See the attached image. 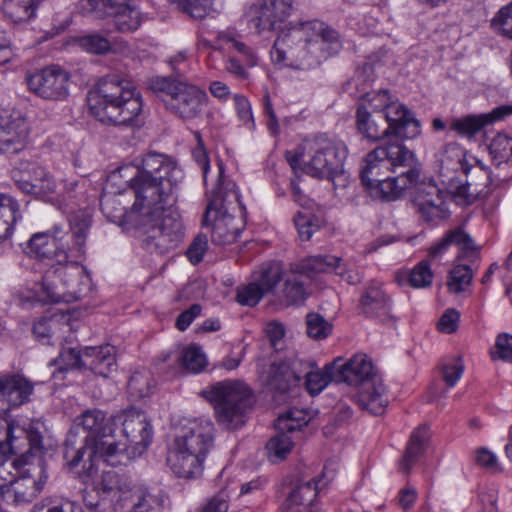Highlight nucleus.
Wrapping results in <instances>:
<instances>
[{
	"label": "nucleus",
	"mask_w": 512,
	"mask_h": 512,
	"mask_svg": "<svg viewBox=\"0 0 512 512\" xmlns=\"http://www.w3.org/2000/svg\"><path fill=\"white\" fill-rule=\"evenodd\" d=\"M420 177L419 164L408 166V170L401 175L391 177L387 174L386 177L379 178L371 184H363L371 197L381 200L393 201L402 195L403 191L414 187L418 184Z\"/></svg>",
	"instance_id": "obj_15"
},
{
	"label": "nucleus",
	"mask_w": 512,
	"mask_h": 512,
	"mask_svg": "<svg viewBox=\"0 0 512 512\" xmlns=\"http://www.w3.org/2000/svg\"><path fill=\"white\" fill-rule=\"evenodd\" d=\"M460 313L456 309H448L438 321V329L443 333H453L458 327Z\"/></svg>",
	"instance_id": "obj_63"
},
{
	"label": "nucleus",
	"mask_w": 512,
	"mask_h": 512,
	"mask_svg": "<svg viewBox=\"0 0 512 512\" xmlns=\"http://www.w3.org/2000/svg\"><path fill=\"white\" fill-rule=\"evenodd\" d=\"M131 503L130 512H157L162 507V501L145 487L133 489Z\"/></svg>",
	"instance_id": "obj_43"
},
{
	"label": "nucleus",
	"mask_w": 512,
	"mask_h": 512,
	"mask_svg": "<svg viewBox=\"0 0 512 512\" xmlns=\"http://www.w3.org/2000/svg\"><path fill=\"white\" fill-rule=\"evenodd\" d=\"M311 154L308 161H302L300 155L286 154L291 168L296 170L301 167L307 175L318 179H328L335 186L338 179L339 185L345 186L347 176L344 171V162L348 155V149L343 141L327 135H319L309 143Z\"/></svg>",
	"instance_id": "obj_7"
},
{
	"label": "nucleus",
	"mask_w": 512,
	"mask_h": 512,
	"mask_svg": "<svg viewBox=\"0 0 512 512\" xmlns=\"http://www.w3.org/2000/svg\"><path fill=\"white\" fill-rule=\"evenodd\" d=\"M154 380L148 370L136 371L128 381V392L133 399H142L152 393Z\"/></svg>",
	"instance_id": "obj_45"
},
{
	"label": "nucleus",
	"mask_w": 512,
	"mask_h": 512,
	"mask_svg": "<svg viewBox=\"0 0 512 512\" xmlns=\"http://www.w3.org/2000/svg\"><path fill=\"white\" fill-rule=\"evenodd\" d=\"M440 162L442 169L462 170L466 175H470L471 171L477 167L472 160L471 163L466 157V151L457 143L447 144L441 152Z\"/></svg>",
	"instance_id": "obj_34"
},
{
	"label": "nucleus",
	"mask_w": 512,
	"mask_h": 512,
	"mask_svg": "<svg viewBox=\"0 0 512 512\" xmlns=\"http://www.w3.org/2000/svg\"><path fill=\"white\" fill-rule=\"evenodd\" d=\"M168 199L163 209L158 212L152 214L149 218L155 222L157 225L161 227L169 236L176 241V243H180L184 236L183 225L181 222V218L178 213L173 211L164 212L166 205L169 204L170 199Z\"/></svg>",
	"instance_id": "obj_38"
},
{
	"label": "nucleus",
	"mask_w": 512,
	"mask_h": 512,
	"mask_svg": "<svg viewBox=\"0 0 512 512\" xmlns=\"http://www.w3.org/2000/svg\"><path fill=\"white\" fill-rule=\"evenodd\" d=\"M203 225L210 229L211 241L220 246L234 243L245 228L244 207L236 184L224 176L222 165H219L218 180L211 192Z\"/></svg>",
	"instance_id": "obj_6"
},
{
	"label": "nucleus",
	"mask_w": 512,
	"mask_h": 512,
	"mask_svg": "<svg viewBox=\"0 0 512 512\" xmlns=\"http://www.w3.org/2000/svg\"><path fill=\"white\" fill-rule=\"evenodd\" d=\"M31 171L36 181L35 196L52 202L56 198V183L52 176L37 164L31 165Z\"/></svg>",
	"instance_id": "obj_44"
},
{
	"label": "nucleus",
	"mask_w": 512,
	"mask_h": 512,
	"mask_svg": "<svg viewBox=\"0 0 512 512\" xmlns=\"http://www.w3.org/2000/svg\"><path fill=\"white\" fill-rule=\"evenodd\" d=\"M0 417V452L17 454L22 452V446L15 442L20 436H25V431L20 427H13Z\"/></svg>",
	"instance_id": "obj_42"
},
{
	"label": "nucleus",
	"mask_w": 512,
	"mask_h": 512,
	"mask_svg": "<svg viewBox=\"0 0 512 512\" xmlns=\"http://www.w3.org/2000/svg\"><path fill=\"white\" fill-rule=\"evenodd\" d=\"M82 357V371L88 370L106 378L117 370L116 350L110 344L86 346Z\"/></svg>",
	"instance_id": "obj_22"
},
{
	"label": "nucleus",
	"mask_w": 512,
	"mask_h": 512,
	"mask_svg": "<svg viewBox=\"0 0 512 512\" xmlns=\"http://www.w3.org/2000/svg\"><path fill=\"white\" fill-rule=\"evenodd\" d=\"M33 389V384L23 376L0 378V417L30 401Z\"/></svg>",
	"instance_id": "obj_18"
},
{
	"label": "nucleus",
	"mask_w": 512,
	"mask_h": 512,
	"mask_svg": "<svg viewBox=\"0 0 512 512\" xmlns=\"http://www.w3.org/2000/svg\"><path fill=\"white\" fill-rule=\"evenodd\" d=\"M307 334L309 337L321 340L332 332V325L318 313H309L306 316Z\"/></svg>",
	"instance_id": "obj_51"
},
{
	"label": "nucleus",
	"mask_w": 512,
	"mask_h": 512,
	"mask_svg": "<svg viewBox=\"0 0 512 512\" xmlns=\"http://www.w3.org/2000/svg\"><path fill=\"white\" fill-rule=\"evenodd\" d=\"M29 130L27 120L20 114L0 112V152L14 154L25 149Z\"/></svg>",
	"instance_id": "obj_14"
},
{
	"label": "nucleus",
	"mask_w": 512,
	"mask_h": 512,
	"mask_svg": "<svg viewBox=\"0 0 512 512\" xmlns=\"http://www.w3.org/2000/svg\"><path fill=\"white\" fill-rule=\"evenodd\" d=\"M473 272L467 265H456L451 269L447 279V289L451 294H460L465 292L471 285Z\"/></svg>",
	"instance_id": "obj_47"
},
{
	"label": "nucleus",
	"mask_w": 512,
	"mask_h": 512,
	"mask_svg": "<svg viewBox=\"0 0 512 512\" xmlns=\"http://www.w3.org/2000/svg\"><path fill=\"white\" fill-rule=\"evenodd\" d=\"M409 283L414 288L430 286L433 280V272L428 260L418 263L409 273Z\"/></svg>",
	"instance_id": "obj_55"
},
{
	"label": "nucleus",
	"mask_w": 512,
	"mask_h": 512,
	"mask_svg": "<svg viewBox=\"0 0 512 512\" xmlns=\"http://www.w3.org/2000/svg\"><path fill=\"white\" fill-rule=\"evenodd\" d=\"M89 112L105 124L137 126L141 123L142 97L136 86L119 75H107L87 94Z\"/></svg>",
	"instance_id": "obj_5"
},
{
	"label": "nucleus",
	"mask_w": 512,
	"mask_h": 512,
	"mask_svg": "<svg viewBox=\"0 0 512 512\" xmlns=\"http://www.w3.org/2000/svg\"><path fill=\"white\" fill-rule=\"evenodd\" d=\"M417 159L402 142L394 141L375 147L363 159L360 176L362 184H371L386 177L396 167L417 164Z\"/></svg>",
	"instance_id": "obj_11"
},
{
	"label": "nucleus",
	"mask_w": 512,
	"mask_h": 512,
	"mask_svg": "<svg viewBox=\"0 0 512 512\" xmlns=\"http://www.w3.org/2000/svg\"><path fill=\"white\" fill-rule=\"evenodd\" d=\"M78 46L84 51L95 54L105 55L109 53L110 40L99 33H89L76 39Z\"/></svg>",
	"instance_id": "obj_49"
},
{
	"label": "nucleus",
	"mask_w": 512,
	"mask_h": 512,
	"mask_svg": "<svg viewBox=\"0 0 512 512\" xmlns=\"http://www.w3.org/2000/svg\"><path fill=\"white\" fill-rule=\"evenodd\" d=\"M113 426H122L121 438L116 436V442L124 443L125 449L119 455L109 459V465L116 466L130 460L136 454H141L151 443L153 429L143 411L128 409L111 417Z\"/></svg>",
	"instance_id": "obj_10"
},
{
	"label": "nucleus",
	"mask_w": 512,
	"mask_h": 512,
	"mask_svg": "<svg viewBox=\"0 0 512 512\" xmlns=\"http://www.w3.org/2000/svg\"><path fill=\"white\" fill-rule=\"evenodd\" d=\"M214 438L213 422L208 418H196L188 420L183 425L181 434L175 438L174 442L206 457L214 446Z\"/></svg>",
	"instance_id": "obj_13"
},
{
	"label": "nucleus",
	"mask_w": 512,
	"mask_h": 512,
	"mask_svg": "<svg viewBox=\"0 0 512 512\" xmlns=\"http://www.w3.org/2000/svg\"><path fill=\"white\" fill-rule=\"evenodd\" d=\"M82 355L83 348L80 350L75 348H68L63 350L59 356L51 362V364L58 366L60 372L66 371L68 369L82 370Z\"/></svg>",
	"instance_id": "obj_53"
},
{
	"label": "nucleus",
	"mask_w": 512,
	"mask_h": 512,
	"mask_svg": "<svg viewBox=\"0 0 512 512\" xmlns=\"http://www.w3.org/2000/svg\"><path fill=\"white\" fill-rule=\"evenodd\" d=\"M183 368L191 373H199L207 365L204 352L199 346L190 345L186 347L179 358Z\"/></svg>",
	"instance_id": "obj_48"
},
{
	"label": "nucleus",
	"mask_w": 512,
	"mask_h": 512,
	"mask_svg": "<svg viewBox=\"0 0 512 512\" xmlns=\"http://www.w3.org/2000/svg\"><path fill=\"white\" fill-rule=\"evenodd\" d=\"M294 443L286 432H280L273 436L266 444L268 458L271 462L282 461L291 452Z\"/></svg>",
	"instance_id": "obj_46"
},
{
	"label": "nucleus",
	"mask_w": 512,
	"mask_h": 512,
	"mask_svg": "<svg viewBox=\"0 0 512 512\" xmlns=\"http://www.w3.org/2000/svg\"><path fill=\"white\" fill-rule=\"evenodd\" d=\"M284 283L275 297L286 306L303 303L307 297L303 275L300 272H291L283 276Z\"/></svg>",
	"instance_id": "obj_32"
},
{
	"label": "nucleus",
	"mask_w": 512,
	"mask_h": 512,
	"mask_svg": "<svg viewBox=\"0 0 512 512\" xmlns=\"http://www.w3.org/2000/svg\"><path fill=\"white\" fill-rule=\"evenodd\" d=\"M337 378L335 382H345L359 388L367 382L381 380L374 372L371 360L365 354H357L343 365L336 363Z\"/></svg>",
	"instance_id": "obj_19"
},
{
	"label": "nucleus",
	"mask_w": 512,
	"mask_h": 512,
	"mask_svg": "<svg viewBox=\"0 0 512 512\" xmlns=\"http://www.w3.org/2000/svg\"><path fill=\"white\" fill-rule=\"evenodd\" d=\"M317 493V482L314 479L297 484L283 501L282 512H312Z\"/></svg>",
	"instance_id": "obj_26"
},
{
	"label": "nucleus",
	"mask_w": 512,
	"mask_h": 512,
	"mask_svg": "<svg viewBox=\"0 0 512 512\" xmlns=\"http://www.w3.org/2000/svg\"><path fill=\"white\" fill-rule=\"evenodd\" d=\"M490 354L493 360L512 362V335L508 333L499 334Z\"/></svg>",
	"instance_id": "obj_56"
},
{
	"label": "nucleus",
	"mask_w": 512,
	"mask_h": 512,
	"mask_svg": "<svg viewBox=\"0 0 512 512\" xmlns=\"http://www.w3.org/2000/svg\"><path fill=\"white\" fill-rule=\"evenodd\" d=\"M389 137L413 139L420 134V124L404 105L392 100L385 112Z\"/></svg>",
	"instance_id": "obj_20"
},
{
	"label": "nucleus",
	"mask_w": 512,
	"mask_h": 512,
	"mask_svg": "<svg viewBox=\"0 0 512 512\" xmlns=\"http://www.w3.org/2000/svg\"><path fill=\"white\" fill-rule=\"evenodd\" d=\"M267 295L262 288L252 279V281L237 290L236 300L243 306L253 307Z\"/></svg>",
	"instance_id": "obj_54"
},
{
	"label": "nucleus",
	"mask_w": 512,
	"mask_h": 512,
	"mask_svg": "<svg viewBox=\"0 0 512 512\" xmlns=\"http://www.w3.org/2000/svg\"><path fill=\"white\" fill-rule=\"evenodd\" d=\"M33 163H28L23 170V175L17 177V174H14L15 183L18 188L22 190L24 193L35 195V187L36 181H34V175L31 171V165Z\"/></svg>",
	"instance_id": "obj_64"
},
{
	"label": "nucleus",
	"mask_w": 512,
	"mask_h": 512,
	"mask_svg": "<svg viewBox=\"0 0 512 512\" xmlns=\"http://www.w3.org/2000/svg\"><path fill=\"white\" fill-rule=\"evenodd\" d=\"M91 216L79 211L70 218L71 241L61 243L62 227L53 226L45 232L34 233L23 247V252L39 261L53 260L57 267L51 266L43 276V283L37 290L21 292L19 297L23 304L59 302L58 282L74 289L75 282L83 276V269L78 265L86 253L85 243Z\"/></svg>",
	"instance_id": "obj_3"
},
{
	"label": "nucleus",
	"mask_w": 512,
	"mask_h": 512,
	"mask_svg": "<svg viewBox=\"0 0 512 512\" xmlns=\"http://www.w3.org/2000/svg\"><path fill=\"white\" fill-rule=\"evenodd\" d=\"M301 365L302 360L298 359L292 361L291 364L285 362L272 364L265 379L267 387L279 393H285L296 387L301 380L299 374Z\"/></svg>",
	"instance_id": "obj_23"
},
{
	"label": "nucleus",
	"mask_w": 512,
	"mask_h": 512,
	"mask_svg": "<svg viewBox=\"0 0 512 512\" xmlns=\"http://www.w3.org/2000/svg\"><path fill=\"white\" fill-rule=\"evenodd\" d=\"M0 218L13 224L21 219L18 202L6 194H0Z\"/></svg>",
	"instance_id": "obj_60"
},
{
	"label": "nucleus",
	"mask_w": 512,
	"mask_h": 512,
	"mask_svg": "<svg viewBox=\"0 0 512 512\" xmlns=\"http://www.w3.org/2000/svg\"><path fill=\"white\" fill-rule=\"evenodd\" d=\"M15 462H0V493H10L18 476Z\"/></svg>",
	"instance_id": "obj_59"
},
{
	"label": "nucleus",
	"mask_w": 512,
	"mask_h": 512,
	"mask_svg": "<svg viewBox=\"0 0 512 512\" xmlns=\"http://www.w3.org/2000/svg\"><path fill=\"white\" fill-rule=\"evenodd\" d=\"M477 167L471 171L470 175H466L468 180L466 184L458 186L455 194L465 201L470 202L477 195L485 193V189L493 184L492 172L481 161L471 157Z\"/></svg>",
	"instance_id": "obj_27"
},
{
	"label": "nucleus",
	"mask_w": 512,
	"mask_h": 512,
	"mask_svg": "<svg viewBox=\"0 0 512 512\" xmlns=\"http://www.w3.org/2000/svg\"><path fill=\"white\" fill-rule=\"evenodd\" d=\"M125 444L116 442V434L106 414L100 409H87L75 417L73 428L65 441L64 458L70 468L82 463L84 478L94 473L97 459L109 464V459L119 455ZM87 482L86 479L83 480Z\"/></svg>",
	"instance_id": "obj_4"
},
{
	"label": "nucleus",
	"mask_w": 512,
	"mask_h": 512,
	"mask_svg": "<svg viewBox=\"0 0 512 512\" xmlns=\"http://www.w3.org/2000/svg\"><path fill=\"white\" fill-rule=\"evenodd\" d=\"M40 478L37 480L28 469L21 477L17 479L13 485L14 500L17 502H30L41 492L46 483L47 476H42L43 470L39 469Z\"/></svg>",
	"instance_id": "obj_33"
},
{
	"label": "nucleus",
	"mask_w": 512,
	"mask_h": 512,
	"mask_svg": "<svg viewBox=\"0 0 512 512\" xmlns=\"http://www.w3.org/2000/svg\"><path fill=\"white\" fill-rule=\"evenodd\" d=\"M143 224L147 226V237L145 240L146 247L151 252H157L160 254H164L171 249L178 246V243L174 239H172L169 234H167L159 225L153 222L150 218H142Z\"/></svg>",
	"instance_id": "obj_35"
},
{
	"label": "nucleus",
	"mask_w": 512,
	"mask_h": 512,
	"mask_svg": "<svg viewBox=\"0 0 512 512\" xmlns=\"http://www.w3.org/2000/svg\"><path fill=\"white\" fill-rule=\"evenodd\" d=\"M492 26L503 36L512 39V2L498 11L492 19Z\"/></svg>",
	"instance_id": "obj_58"
},
{
	"label": "nucleus",
	"mask_w": 512,
	"mask_h": 512,
	"mask_svg": "<svg viewBox=\"0 0 512 512\" xmlns=\"http://www.w3.org/2000/svg\"><path fill=\"white\" fill-rule=\"evenodd\" d=\"M311 419L309 412L302 408L293 407L279 415L276 429L280 432H293L306 426Z\"/></svg>",
	"instance_id": "obj_40"
},
{
	"label": "nucleus",
	"mask_w": 512,
	"mask_h": 512,
	"mask_svg": "<svg viewBox=\"0 0 512 512\" xmlns=\"http://www.w3.org/2000/svg\"><path fill=\"white\" fill-rule=\"evenodd\" d=\"M451 245H456L464 255L476 253L473 239L461 227L449 230L429 249V257L437 258L444 254Z\"/></svg>",
	"instance_id": "obj_29"
},
{
	"label": "nucleus",
	"mask_w": 512,
	"mask_h": 512,
	"mask_svg": "<svg viewBox=\"0 0 512 512\" xmlns=\"http://www.w3.org/2000/svg\"><path fill=\"white\" fill-rule=\"evenodd\" d=\"M315 364L311 361L302 360L299 366L301 379L305 378V385L311 395L319 394L331 381L337 378L336 361L326 364L323 370H314Z\"/></svg>",
	"instance_id": "obj_28"
},
{
	"label": "nucleus",
	"mask_w": 512,
	"mask_h": 512,
	"mask_svg": "<svg viewBox=\"0 0 512 512\" xmlns=\"http://www.w3.org/2000/svg\"><path fill=\"white\" fill-rule=\"evenodd\" d=\"M359 302L362 312L369 317H391V300L376 282H371L365 287Z\"/></svg>",
	"instance_id": "obj_24"
},
{
	"label": "nucleus",
	"mask_w": 512,
	"mask_h": 512,
	"mask_svg": "<svg viewBox=\"0 0 512 512\" xmlns=\"http://www.w3.org/2000/svg\"><path fill=\"white\" fill-rule=\"evenodd\" d=\"M69 74L52 65L26 76L31 92L46 100H63L68 96Z\"/></svg>",
	"instance_id": "obj_12"
},
{
	"label": "nucleus",
	"mask_w": 512,
	"mask_h": 512,
	"mask_svg": "<svg viewBox=\"0 0 512 512\" xmlns=\"http://www.w3.org/2000/svg\"><path fill=\"white\" fill-rule=\"evenodd\" d=\"M356 127L363 137L373 142L389 137L385 114H371L357 110Z\"/></svg>",
	"instance_id": "obj_30"
},
{
	"label": "nucleus",
	"mask_w": 512,
	"mask_h": 512,
	"mask_svg": "<svg viewBox=\"0 0 512 512\" xmlns=\"http://www.w3.org/2000/svg\"><path fill=\"white\" fill-rule=\"evenodd\" d=\"M295 226L298 230L299 237L302 240H309L313 233L322 225V220L315 217L311 213L299 212L294 218Z\"/></svg>",
	"instance_id": "obj_52"
},
{
	"label": "nucleus",
	"mask_w": 512,
	"mask_h": 512,
	"mask_svg": "<svg viewBox=\"0 0 512 512\" xmlns=\"http://www.w3.org/2000/svg\"><path fill=\"white\" fill-rule=\"evenodd\" d=\"M208 248V240L205 235H198L189 245L186 255L192 264H198Z\"/></svg>",
	"instance_id": "obj_62"
},
{
	"label": "nucleus",
	"mask_w": 512,
	"mask_h": 512,
	"mask_svg": "<svg viewBox=\"0 0 512 512\" xmlns=\"http://www.w3.org/2000/svg\"><path fill=\"white\" fill-rule=\"evenodd\" d=\"M293 10L294 0H257L246 12L258 35L277 33L270 51L274 64L309 69L339 52L336 30L318 19L289 22Z\"/></svg>",
	"instance_id": "obj_2"
},
{
	"label": "nucleus",
	"mask_w": 512,
	"mask_h": 512,
	"mask_svg": "<svg viewBox=\"0 0 512 512\" xmlns=\"http://www.w3.org/2000/svg\"><path fill=\"white\" fill-rule=\"evenodd\" d=\"M136 165L114 171L100 198L102 213L118 225L142 222L163 209L183 173L169 156L148 152Z\"/></svg>",
	"instance_id": "obj_1"
},
{
	"label": "nucleus",
	"mask_w": 512,
	"mask_h": 512,
	"mask_svg": "<svg viewBox=\"0 0 512 512\" xmlns=\"http://www.w3.org/2000/svg\"><path fill=\"white\" fill-rule=\"evenodd\" d=\"M391 102L388 90L370 92L359 99L357 110L371 114H385Z\"/></svg>",
	"instance_id": "obj_41"
},
{
	"label": "nucleus",
	"mask_w": 512,
	"mask_h": 512,
	"mask_svg": "<svg viewBox=\"0 0 512 512\" xmlns=\"http://www.w3.org/2000/svg\"><path fill=\"white\" fill-rule=\"evenodd\" d=\"M486 124L485 116L468 115L452 120L450 129L458 134L471 137L478 133Z\"/></svg>",
	"instance_id": "obj_50"
},
{
	"label": "nucleus",
	"mask_w": 512,
	"mask_h": 512,
	"mask_svg": "<svg viewBox=\"0 0 512 512\" xmlns=\"http://www.w3.org/2000/svg\"><path fill=\"white\" fill-rule=\"evenodd\" d=\"M205 459V456L174 442L168 452L167 463L178 477L190 479L202 474Z\"/></svg>",
	"instance_id": "obj_21"
},
{
	"label": "nucleus",
	"mask_w": 512,
	"mask_h": 512,
	"mask_svg": "<svg viewBox=\"0 0 512 512\" xmlns=\"http://www.w3.org/2000/svg\"><path fill=\"white\" fill-rule=\"evenodd\" d=\"M416 186L413 202L422 219L431 222L446 218L449 214L447 194L432 182H423Z\"/></svg>",
	"instance_id": "obj_16"
},
{
	"label": "nucleus",
	"mask_w": 512,
	"mask_h": 512,
	"mask_svg": "<svg viewBox=\"0 0 512 512\" xmlns=\"http://www.w3.org/2000/svg\"><path fill=\"white\" fill-rule=\"evenodd\" d=\"M354 400L360 409L373 415H381L388 404L386 388L382 380L367 382L366 386L358 389Z\"/></svg>",
	"instance_id": "obj_25"
},
{
	"label": "nucleus",
	"mask_w": 512,
	"mask_h": 512,
	"mask_svg": "<svg viewBox=\"0 0 512 512\" xmlns=\"http://www.w3.org/2000/svg\"><path fill=\"white\" fill-rule=\"evenodd\" d=\"M113 23L120 32H133L140 27L142 15L135 6L120 4L113 14Z\"/></svg>",
	"instance_id": "obj_39"
},
{
	"label": "nucleus",
	"mask_w": 512,
	"mask_h": 512,
	"mask_svg": "<svg viewBox=\"0 0 512 512\" xmlns=\"http://www.w3.org/2000/svg\"><path fill=\"white\" fill-rule=\"evenodd\" d=\"M284 272L281 265L277 262L265 263L255 271L252 279L269 295H276L277 284L283 279Z\"/></svg>",
	"instance_id": "obj_36"
},
{
	"label": "nucleus",
	"mask_w": 512,
	"mask_h": 512,
	"mask_svg": "<svg viewBox=\"0 0 512 512\" xmlns=\"http://www.w3.org/2000/svg\"><path fill=\"white\" fill-rule=\"evenodd\" d=\"M512 147V138L504 133H498L489 145L490 153L494 158L509 160V151Z\"/></svg>",
	"instance_id": "obj_61"
},
{
	"label": "nucleus",
	"mask_w": 512,
	"mask_h": 512,
	"mask_svg": "<svg viewBox=\"0 0 512 512\" xmlns=\"http://www.w3.org/2000/svg\"><path fill=\"white\" fill-rule=\"evenodd\" d=\"M151 88L166 108L183 120L199 117L208 100L204 90L173 78L157 77L151 81Z\"/></svg>",
	"instance_id": "obj_9"
},
{
	"label": "nucleus",
	"mask_w": 512,
	"mask_h": 512,
	"mask_svg": "<svg viewBox=\"0 0 512 512\" xmlns=\"http://www.w3.org/2000/svg\"><path fill=\"white\" fill-rule=\"evenodd\" d=\"M299 272L308 277L318 273L334 272L349 284H357L361 281L358 272L349 269L340 257L334 255L307 257L300 262Z\"/></svg>",
	"instance_id": "obj_17"
},
{
	"label": "nucleus",
	"mask_w": 512,
	"mask_h": 512,
	"mask_svg": "<svg viewBox=\"0 0 512 512\" xmlns=\"http://www.w3.org/2000/svg\"><path fill=\"white\" fill-rule=\"evenodd\" d=\"M204 396L214 404L218 424L227 430L241 428L255 402L251 388L241 380L217 382L204 391Z\"/></svg>",
	"instance_id": "obj_8"
},
{
	"label": "nucleus",
	"mask_w": 512,
	"mask_h": 512,
	"mask_svg": "<svg viewBox=\"0 0 512 512\" xmlns=\"http://www.w3.org/2000/svg\"><path fill=\"white\" fill-rule=\"evenodd\" d=\"M221 41L226 49L240 53L247 66L253 67L257 64V56L244 42L230 36L222 37Z\"/></svg>",
	"instance_id": "obj_57"
},
{
	"label": "nucleus",
	"mask_w": 512,
	"mask_h": 512,
	"mask_svg": "<svg viewBox=\"0 0 512 512\" xmlns=\"http://www.w3.org/2000/svg\"><path fill=\"white\" fill-rule=\"evenodd\" d=\"M429 437L428 428L419 426L410 436L405 453L400 460L399 470L404 473H410L412 467L417 463L425 451L426 443Z\"/></svg>",
	"instance_id": "obj_31"
},
{
	"label": "nucleus",
	"mask_w": 512,
	"mask_h": 512,
	"mask_svg": "<svg viewBox=\"0 0 512 512\" xmlns=\"http://www.w3.org/2000/svg\"><path fill=\"white\" fill-rule=\"evenodd\" d=\"M44 0H3L2 11L14 22L30 20Z\"/></svg>",
	"instance_id": "obj_37"
}]
</instances>
